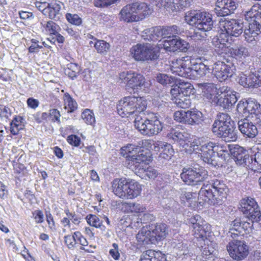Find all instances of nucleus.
<instances>
[{
  "label": "nucleus",
  "mask_w": 261,
  "mask_h": 261,
  "mask_svg": "<svg viewBox=\"0 0 261 261\" xmlns=\"http://www.w3.org/2000/svg\"><path fill=\"white\" fill-rule=\"evenodd\" d=\"M159 30L161 37L167 38L168 39H170L171 36L173 38L177 37V35L180 34L182 32V31L176 25L167 27L163 28L159 27Z\"/></svg>",
  "instance_id": "nucleus-36"
},
{
  "label": "nucleus",
  "mask_w": 261,
  "mask_h": 261,
  "mask_svg": "<svg viewBox=\"0 0 261 261\" xmlns=\"http://www.w3.org/2000/svg\"><path fill=\"white\" fill-rule=\"evenodd\" d=\"M173 102L178 107L182 109H187L191 106V99L190 96L174 94L172 95Z\"/></svg>",
  "instance_id": "nucleus-38"
},
{
  "label": "nucleus",
  "mask_w": 261,
  "mask_h": 261,
  "mask_svg": "<svg viewBox=\"0 0 261 261\" xmlns=\"http://www.w3.org/2000/svg\"><path fill=\"white\" fill-rule=\"evenodd\" d=\"M213 20L211 14L205 11L202 12V16L193 30L191 32V38L194 40H200L207 36L206 33L211 30L213 27Z\"/></svg>",
  "instance_id": "nucleus-11"
},
{
  "label": "nucleus",
  "mask_w": 261,
  "mask_h": 261,
  "mask_svg": "<svg viewBox=\"0 0 261 261\" xmlns=\"http://www.w3.org/2000/svg\"><path fill=\"white\" fill-rule=\"evenodd\" d=\"M251 87L257 88L261 86V68L254 72H250Z\"/></svg>",
  "instance_id": "nucleus-52"
},
{
  "label": "nucleus",
  "mask_w": 261,
  "mask_h": 261,
  "mask_svg": "<svg viewBox=\"0 0 261 261\" xmlns=\"http://www.w3.org/2000/svg\"><path fill=\"white\" fill-rule=\"evenodd\" d=\"M67 20L72 24L79 25L82 23V19L76 14L67 13L66 15Z\"/></svg>",
  "instance_id": "nucleus-61"
},
{
  "label": "nucleus",
  "mask_w": 261,
  "mask_h": 261,
  "mask_svg": "<svg viewBox=\"0 0 261 261\" xmlns=\"http://www.w3.org/2000/svg\"><path fill=\"white\" fill-rule=\"evenodd\" d=\"M204 221L199 215H195L189 219L190 228L193 229V234L196 239L204 241L210 231V226L204 224Z\"/></svg>",
  "instance_id": "nucleus-14"
},
{
  "label": "nucleus",
  "mask_w": 261,
  "mask_h": 261,
  "mask_svg": "<svg viewBox=\"0 0 261 261\" xmlns=\"http://www.w3.org/2000/svg\"><path fill=\"white\" fill-rule=\"evenodd\" d=\"M199 242L200 248H201L202 254L203 255H209L214 253L215 249L212 246V243L207 239V237L204 239V241H201L200 239H197Z\"/></svg>",
  "instance_id": "nucleus-45"
},
{
  "label": "nucleus",
  "mask_w": 261,
  "mask_h": 261,
  "mask_svg": "<svg viewBox=\"0 0 261 261\" xmlns=\"http://www.w3.org/2000/svg\"><path fill=\"white\" fill-rule=\"evenodd\" d=\"M82 118L84 122L89 125L95 123V118L92 111L90 109H85L82 113Z\"/></svg>",
  "instance_id": "nucleus-50"
},
{
  "label": "nucleus",
  "mask_w": 261,
  "mask_h": 261,
  "mask_svg": "<svg viewBox=\"0 0 261 261\" xmlns=\"http://www.w3.org/2000/svg\"><path fill=\"white\" fill-rule=\"evenodd\" d=\"M180 176L188 185H197L207 178L208 172L203 167L199 165H194L190 168H184Z\"/></svg>",
  "instance_id": "nucleus-10"
},
{
  "label": "nucleus",
  "mask_w": 261,
  "mask_h": 261,
  "mask_svg": "<svg viewBox=\"0 0 261 261\" xmlns=\"http://www.w3.org/2000/svg\"><path fill=\"white\" fill-rule=\"evenodd\" d=\"M242 232V222L239 219H236L232 222L228 232V236L233 239L241 234Z\"/></svg>",
  "instance_id": "nucleus-42"
},
{
  "label": "nucleus",
  "mask_w": 261,
  "mask_h": 261,
  "mask_svg": "<svg viewBox=\"0 0 261 261\" xmlns=\"http://www.w3.org/2000/svg\"><path fill=\"white\" fill-rule=\"evenodd\" d=\"M162 143L163 145L160 146V151L161 150L160 157L166 160L170 159L174 152L172 146L164 142H162Z\"/></svg>",
  "instance_id": "nucleus-44"
},
{
  "label": "nucleus",
  "mask_w": 261,
  "mask_h": 261,
  "mask_svg": "<svg viewBox=\"0 0 261 261\" xmlns=\"http://www.w3.org/2000/svg\"><path fill=\"white\" fill-rule=\"evenodd\" d=\"M238 128L241 133L248 138H254L257 134L256 126L246 116V118L238 121Z\"/></svg>",
  "instance_id": "nucleus-20"
},
{
  "label": "nucleus",
  "mask_w": 261,
  "mask_h": 261,
  "mask_svg": "<svg viewBox=\"0 0 261 261\" xmlns=\"http://www.w3.org/2000/svg\"><path fill=\"white\" fill-rule=\"evenodd\" d=\"M239 82L240 85L244 87H251V80L250 73L247 74L241 73L239 76Z\"/></svg>",
  "instance_id": "nucleus-58"
},
{
  "label": "nucleus",
  "mask_w": 261,
  "mask_h": 261,
  "mask_svg": "<svg viewBox=\"0 0 261 261\" xmlns=\"http://www.w3.org/2000/svg\"><path fill=\"white\" fill-rule=\"evenodd\" d=\"M140 146L135 144H128L127 146H124L121 148V154L123 155H130L129 154H133L137 152H140L141 148Z\"/></svg>",
  "instance_id": "nucleus-51"
},
{
  "label": "nucleus",
  "mask_w": 261,
  "mask_h": 261,
  "mask_svg": "<svg viewBox=\"0 0 261 261\" xmlns=\"http://www.w3.org/2000/svg\"><path fill=\"white\" fill-rule=\"evenodd\" d=\"M24 119L20 116H15L10 123L11 133L13 135H17L24 126Z\"/></svg>",
  "instance_id": "nucleus-40"
},
{
  "label": "nucleus",
  "mask_w": 261,
  "mask_h": 261,
  "mask_svg": "<svg viewBox=\"0 0 261 261\" xmlns=\"http://www.w3.org/2000/svg\"><path fill=\"white\" fill-rule=\"evenodd\" d=\"M237 101V98L236 94L231 90H228V92H226V97H225L224 100L221 102V107L224 109H228L234 104Z\"/></svg>",
  "instance_id": "nucleus-47"
},
{
  "label": "nucleus",
  "mask_w": 261,
  "mask_h": 261,
  "mask_svg": "<svg viewBox=\"0 0 261 261\" xmlns=\"http://www.w3.org/2000/svg\"><path fill=\"white\" fill-rule=\"evenodd\" d=\"M133 58L137 61H154L159 57V49L150 44H137L130 49Z\"/></svg>",
  "instance_id": "nucleus-9"
},
{
  "label": "nucleus",
  "mask_w": 261,
  "mask_h": 261,
  "mask_svg": "<svg viewBox=\"0 0 261 261\" xmlns=\"http://www.w3.org/2000/svg\"><path fill=\"white\" fill-rule=\"evenodd\" d=\"M253 149L257 151L253 156H251V164L255 167H261V144H258L253 147Z\"/></svg>",
  "instance_id": "nucleus-49"
},
{
  "label": "nucleus",
  "mask_w": 261,
  "mask_h": 261,
  "mask_svg": "<svg viewBox=\"0 0 261 261\" xmlns=\"http://www.w3.org/2000/svg\"><path fill=\"white\" fill-rule=\"evenodd\" d=\"M142 38L146 41H156L161 39L159 27L145 29L141 33Z\"/></svg>",
  "instance_id": "nucleus-32"
},
{
  "label": "nucleus",
  "mask_w": 261,
  "mask_h": 261,
  "mask_svg": "<svg viewBox=\"0 0 261 261\" xmlns=\"http://www.w3.org/2000/svg\"><path fill=\"white\" fill-rule=\"evenodd\" d=\"M237 7L233 0H217L214 12L218 16H225L233 13Z\"/></svg>",
  "instance_id": "nucleus-17"
},
{
  "label": "nucleus",
  "mask_w": 261,
  "mask_h": 261,
  "mask_svg": "<svg viewBox=\"0 0 261 261\" xmlns=\"http://www.w3.org/2000/svg\"><path fill=\"white\" fill-rule=\"evenodd\" d=\"M228 35L221 31L218 35L212 39V43L215 50L219 54H222L228 50Z\"/></svg>",
  "instance_id": "nucleus-22"
},
{
  "label": "nucleus",
  "mask_w": 261,
  "mask_h": 261,
  "mask_svg": "<svg viewBox=\"0 0 261 261\" xmlns=\"http://www.w3.org/2000/svg\"><path fill=\"white\" fill-rule=\"evenodd\" d=\"M175 80L174 77L169 76L164 73H159L156 76V81L162 85L172 84Z\"/></svg>",
  "instance_id": "nucleus-57"
},
{
  "label": "nucleus",
  "mask_w": 261,
  "mask_h": 261,
  "mask_svg": "<svg viewBox=\"0 0 261 261\" xmlns=\"http://www.w3.org/2000/svg\"><path fill=\"white\" fill-rule=\"evenodd\" d=\"M189 43L186 41L179 39L177 37L165 40L163 47L169 51L174 52L178 50L185 52L188 49Z\"/></svg>",
  "instance_id": "nucleus-21"
},
{
  "label": "nucleus",
  "mask_w": 261,
  "mask_h": 261,
  "mask_svg": "<svg viewBox=\"0 0 261 261\" xmlns=\"http://www.w3.org/2000/svg\"><path fill=\"white\" fill-rule=\"evenodd\" d=\"M63 4L60 2H52L42 10V13L52 19L58 20L62 16L60 12Z\"/></svg>",
  "instance_id": "nucleus-24"
},
{
  "label": "nucleus",
  "mask_w": 261,
  "mask_h": 261,
  "mask_svg": "<svg viewBox=\"0 0 261 261\" xmlns=\"http://www.w3.org/2000/svg\"><path fill=\"white\" fill-rule=\"evenodd\" d=\"M120 19L125 22H130L138 21L137 17L133 9L132 4L123 7L119 13Z\"/></svg>",
  "instance_id": "nucleus-28"
},
{
  "label": "nucleus",
  "mask_w": 261,
  "mask_h": 261,
  "mask_svg": "<svg viewBox=\"0 0 261 261\" xmlns=\"http://www.w3.org/2000/svg\"><path fill=\"white\" fill-rule=\"evenodd\" d=\"M228 188L223 181L216 179L209 184H203L199 192V197L211 205H221L227 196Z\"/></svg>",
  "instance_id": "nucleus-2"
},
{
  "label": "nucleus",
  "mask_w": 261,
  "mask_h": 261,
  "mask_svg": "<svg viewBox=\"0 0 261 261\" xmlns=\"http://www.w3.org/2000/svg\"><path fill=\"white\" fill-rule=\"evenodd\" d=\"M228 51L230 53L231 57L239 60L245 58L250 55L248 49L242 45L228 48Z\"/></svg>",
  "instance_id": "nucleus-33"
},
{
  "label": "nucleus",
  "mask_w": 261,
  "mask_h": 261,
  "mask_svg": "<svg viewBox=\"0 0 261 261\" xmlns=\"http://www.w3.org/2000/svg\"><path fill=\"white\" fill-rule=\"evenodd\" d=\"M244 215L252 222H258L261 220V212L257 204H256L255 207H252L250 212L244 214Z\"/></svg>",
  "instance_id": "nucleus-46"
},
{
  "label": "nucleus",
  "mask_w": 261,
  "mask_h": 261,
  "mask_svg": "<svg viewBox=\"0 0 261 261\" xmlns=\"http://www.w3.org/2000/svg\"><path fill=\"white\" fill-rule=\"evenodd\" d=\"M189 111L183 110L176 111L174 114V120L179 122L188 124Z\"/></svg>",
  "instance_id": "nucleus-55"
},
{
  "label": "nucleus",
  "mask_w": 261,
  "mask_h": 261,
  "mask_svg": "<svg viewBox=\"0 0 261 261\" xmlns=\"http://www.w3.org/2000/svg\"><path fill=\"white\" fill-rule=\"evenodd\" d=\"M147 101L143 97L126 96L119 101L117 108L118 113L122 117L135 115V118L143 114Z\"/></svg>",
  "instance_id": "nucleus-4"
},
{
  "label": "nucleus",
  "mask_w": 261,
  "mask_h": 261,
  "mask_svg": "<svg viewBox=\"0 0 261 261\" xmlns=\"http://www.w3.org/2000/svg\"><path fill=\"white\" fill-rule=\"evenodd\" d=\"M134 125L141 134L148 136L157 135L163 129V125L156 116L147 117L144 113L135 118Z\"/></svg>",
  "instance_id": "nucleus-7"
},
{
  "label": "nucleus",
  "mask_w": 261,
  "mask_h": 261,
  "mask_svg": "<svg viewBox=\"0 0 261 261\" xmlns=\"http://www.w3.org/2000/svg\"><path fill=\"white\" fill-rule=\"evenodd\" d=\"M94 47L98 53L106 54L109 50L110 45L103 40H98L95 43Z\"/></svg>",
  "instance_id": "nucleus-54"
},
{
  "label": "nucleus",
  "mask_w": 261,
  "mask_h": 261,
  "mask_svg": "<svg viewBox=\"0 0 261 261\" xmlns=\"http://www.w3.org/2000/svg\"><path fill=\"white\" fill-rule=\"evenodd\" d=\"M86 219L87 223L91 226L96 228H99L101 226L102 222L100 220L99 218L95 215L89 214L87 216Z\"/></svg>",
  "instance_id": "nucleus-56"
},
{
  "label": "nucleus",
  "mask_w": 261,
  "mask_h": 261,
  "mask_svg": "<svg viewBox=\"0 0 261 261\" xmlns=\"http://www.w3.org/2000/svg\"><path fill=\"white\" fill-rule=\"evenodd\" d=\"M140 261H166V258L160 251L148 250L141 255Z\"/></svg>",
  "instance_id": "nucleus-30"
},
{
  "label": "nucleus",
  "mask_w": 261,
  "mask_h": 261,
  "mask_svg": "<svg viewBox=\"0 0 261 261\" xmlns=\"http://www.w3.org/2000/svg\"><path fill=\"white\" fill-rule=\"evenodd\" d=\"M203 96L213 105L222 107L221 102L226 96V92L230 90L227 86H222L218 89L212 83L199 84Z\"/></svg>",
  "instance_id": "nucleus-8"
},
{
  "label": "nucleus",
  "mask_w": 261,
  "mask_h": 261,
  "mask_svg": "<svg viewBox=\"0 0 261 261\" xmlns=\"http://www.w3.org/2000/svg\"><path fill=\"white\" fill-rule=\"evenodd\" d=\"M151 231L147 228L143 227L136 236L138 242L141 245H148L154 243Z\"/></svg>",
  "instance_id": "nucleus-31"
},
{
  "label": "nucleus",
  "mask_w": 261,
  "mask_h": 261,
  "mask_svg": "<svg viewBox=\"0 0 261 261\" xmlns=\"http://www.w3.org/2000/svg\"><path fill=\"white\" fill-rule=\"evenodd\" d=\"M237 112L242 114L243 116L246 118L247 115V108H246V102L245 101L241 100L239 102L237 106Z\"/></svg>",
  "instance_id": "nucleus-63"
},
{
  "label": "nucleus",
  "mask_w": 261,
  "mask_h": 261,
  "mask_svg": "<svg viewBox=\"0 0 261 261\" xmlns=\"http://www.w3.org/2000/svg\"><path fill=\"white\" fill-rule=\"evenodd\" d=\"M190 145L189 153L195 151L196 153L200 154L201 158L204 162L213 166L216 165L214 160L216 153L219 155L221 151L227 152L226 147L213 142L198 144L197 141H194L190 143Z\"/></svg>",
  "instance_id": "nucleus-6"
},
{
  "label": "nucleus",
  "mask_w": 261,
  "mask_h": 261,
  "mask_svg": "<svg viewBox=\"0 0 261 261\" xmlns=\"http://www.w3.org/2000/svg\"><path fill=\"white\" fill-rule=\"evenodd\" d=\"M149 158V154H148L147 151L141 150L140 152H137L132 155H127L126 156L129 168L135 170L138 169V171H139V168H143V164L148 163Z\"/></svg>",
  "instance_id": "nucleus-16"
},
{
  "label": "nucleus",
  "mask_w": 261,
  "mask_h": 261,
  "mask_svg": "<svg viewBox=\"0 0 261 261\" xmlns=\"http://www.w3.org/2000/svg\"><path fill=\"white\" fill-rule=\"evenodd\" d=\"M138 144L140 146L141 150L145 149L147 150H152L156 152L160 151V146L163 145L162 141H154L150 139H145L139 141Z\"/></svg>",
  "instance_id": "nucleus-35"
},
{
  "label": "nucleus",
  "mask_w": 261,
  "mask_h": 261,
  "mask_svg": "<svg viewBox=\"0 0 261 261\" xmlns=\"http://www.w3.org/2000/svg\"><path fill=\"white\" fill-rule=\"evenodd\" d=\"M63 100L64 109L67 110L68 113H73L77 109V102L68 93H65L64 94Z\"/></svg>",
  "instance_id": "nucleus-37"
},
{
  "label": "nucleus",
  "mask_w": 261,
  "mask_h": 261,
  "mask_svg": "<svg viewBox=\"0 0 261 261\" xmlns=\"http://www.w3.org/2000/svg\"><path fill=\"white\" fill-rule=\"evenodd\" d=\"M203 120V114L199 111H189L188 124L189 125L198 124Z\"/></svg>",
  "instance_id": "nucleus-43"
},
{
  "label": "nucleus",
  "mask_w": 261,
  "mask_h": 261,
  "mask_svg": "<svg viewBox=\"0 0 261 261\" xmlns=\"http://www.w3.org/2000/svg\"><path fill=\"white\" fill-rule=\"evenodd\" d=\"M207 60L203 58L199 59V62L192 63L189 57L174 59L172 61L170 70L173 73L189 79H195L205 75L211 70L209 65L202 61Z\"/></svg>",
  "instance_id": "nucleus-1"
},
{
  "label": "nucleus",
  "mask_w": 261,
  "mask_h": 261,
  "mask_svg": "<svg viewBox=\"0 0 261 261\" xmlns=\"http://www.w3.org/2000/svg\"><path fill=\"white\" fill-rule=\"evenodd\" d=\"M123 206L128 213H142L146 211V207L143 205L135 202H124Z\"/></svg>",
  "instance_id": "nucleus-39"
},
{
  "label": "nucleus",
  "mask_w": 261,
  "mask_h": 261,
  "mask_svg": "<svg viewBox=\"0 0 261 261\" xmlns=\"http://www.w3.org/2000/svg\"><path fill=\"white\" fill-rule=\"evenodd\" d=\"M246 102L247 115L256 113L260 107V105L254 99H248Z\"/></svg>",
  "instance_id": "nucleus-53"
},
{
  "label": "nucleus",
  "mask_w": 261,
  "mask_h": 261,
  "mask_svg": "<svg viewBox=\"0 0 261 261\" xmlns=\"http://www.w3.org/2000/svg\"><path fill=\"white\" fill-rule=\"evenodd\" d=\"M192 86L189 82H179V85L176 86L171 90L172 95L180 94V95L190 96L192 92Z\"/></svg>",
  "instance_id": "nucleus-29"
},
{
  "label": "nucleus",
  "mask_w": 261,
  "mask_h": 261,
  "mask_svg": "<svg viewBox=\"0 0 261 261\" xmlns=\"http://www.w3.org/2000/svg\"><path fill=\"white\" fill-rule=\"evenodd\" d=\"M202 12L200 10H191L185 13V20L186 22L191 25H194L195 28L202 16Z\"/></svg>",
  "instance_id": "nucleus-34"
},
{
  "label": "nucleus",
  "mask_w": 261,
  "mask_h": 261,
  "mask_svg": "<svg viewBox=\"0 0 261 261\" xmlns=\"http://www.w3.org/2000/svg\"><path fill=\"white\" fill-rule=\"evenodd\" d=\"M138 172L142 174V178L146 180L154 179L158 175V172L153 168L149 167L147 168H139Z\"/></svg>",
  "instance_id": "nucleus-48"
},
{
  "label": "nucleus",
  "mask_w": 261,
  "mask_h": 261,
  "mask_svg": "<svg viewBox=\"0 0 261 261\" xmlns=\"http://www.w3.org/2000/svg\"><path fill=\"white\" fill-rule=\"evenodd\" d=\"M119 80L126 83L127 89H132L134 93L141 90L145 84V79L142 75L131 71L120 73Z\"/></svg>",
  "instance_id": "nucleus-13"
},
{
  "label": "nucleus",
  "mask_w": 261,
  "mask_h": 261,
  "mask_svg": "<svg viewBox=\"0 0 261 261\" xmlns=\"http://www.w3.org/2000/svg\"><path fill=\"white\" fill-rule=\"evenodd\" d=\"M75 238L76 239V243L79 242V243L82 246L80 249L81 250H85L88 252H93V251L92 250L85 249L84 247L88 245V243L86 239L84 238L80 232L79 231H76L75 232Z\"/></svg>",
  "instance_id": "nucleus-59"
},
{
  "label": "nucleus",
  "mask_w": 261,
  "mask_h": 261,
  "mask_svg": "<svg viewBox=\"0 0 261 261\" xmlns=\"http://www.w3.org/2000/svg\"><path fill=\"white\" fill-rule=\"evenodd\" d=\"M248 117H249L252 122H253V124H258L261 126V113L256 112L252 114H250L247 116Z\"/></svg>",
  "instance_id": "nucleus-64"
},
{
  "label": "nucleus",
  "mask_w": 261,
  "mask_h": 261,
  "mask_svg": "<svg viewBox=\"0 0 261 261\" xmlns=\"http://www.w3.org/2000/svg\"><path fill=\"white\" fill-rule=\"evenodd\" d=\"M261 34L260 25L259 23H250L249 28L244 32L245 40L249 43H253L259 38Z\"/></svg>",
  "instance_id": "nucleus-25"
},
{
  "label": "nucleus",
  "mask_w": 261,
  "mask_h": 261,
  "mask_svg": "<svg viewBox=\"0 0 261 261\" xmlns=\"http://www.w3.org/2000/svg\"><path fill=\"white\" fill-rule=\"evenodd\" d=\"M114 194L123 199H133L141 192V186L134 180L120 178L114 179L112 184Z\"/></svg>",
  "instance_id": "nucleus-5"
},
{
  "label": "nucleus",
  "mask_w": 261,
  "mask_h": 261,
  "mask_svg": "<svg viewBox=\"0 0 261 261\" xmlns=\"http://www.w3.org/2000/svg\"><path fill=\"white\" fill-rule=\"evenodd\" d=\"M167 137L169 141L179 143L180 145L182 146L183 148H185V150L188 152L190 147V143H191L189 141L190 138L189 134L172 129L170 132L167 134Z\"/></svg>",
  "instance_id": "nucleus-19"
},
{
  "label": "nucleus",
  "mask_w": 261,
  "mask_h": 261,
  "mask_svg": "<svg viewBox=\"0 0 261 261\" xmlns=\"http://www.w3.org/2000/svg\"><path fill=\"white\" fill-rule=\"evenodd\" d=\"M219 27L221 31L230 36L238 37L243 32V23L240 20L232 19L230 20H223L219 21Z\"/></svg>",
  "instance_id": "nucleus-15"
},
{
  "label": "nucleus",
  "mask_w": 261,
  "mask_h": 261,
  "mask_svg": "<svg viewBox=\"0 0 261 261\" xmlns=\"http://www.w3.org/2000/svg\"><path fill=\"white\" fill-rule=\"evenodd\" d=\"M46 31L51 34L56 35L59 27L53 21H47L45 26Z\"/></svg>",
  "instance_id": "nucleus-60"
},
{
  "label": "nucleus",
  "mask_w": 261,
  "mask_h": 261,
  "mask_svg": "<svg viewBox=\"0 0 261 261\" xmlns=\"http://www.w3.org/2000/svg\"><path fill=\"white\" fill-rule=\"evenodd\" d=\"M245 19L249 23H259L261 19V8L258 6H253L250 10L247 11L245 14Z\"/></svg>",
  "instance_id": "nucleus-27"
},
{
  "label": "nucleus",
  "mask_w": 261,
  "mask_h": 261,
  "mask_svg": "<svg viewBox=\"0 0 261 261\" xmlns=\"http://www.w3.org/2000/svg\"><path fill=\"white\" fill-rule=\"evenodd\" d=\"M230 257L237 261L244 259L249 254V247L244 241L233 239L226 245Z\"/></svg>",
  "instance_id": "nucleus-12"
},
{
  "label": "nucleus",
  "mask_w": 261,
  "mask_h": 261,
  "mask_svg": "<svg viewBox=\"0 0 261 261\" xmlns=\"http://www.w3.org/2000/svg\"><path fill=\"white\" fill-rule=\"evenodd\" d=\"M131 4L138 21L142 20L149 16L153 11L152 9L144 2H137Z\"/></svg>",
  "instance_id": "nucleus-23"
},
{
  "label": "nucleus",
  "mask_w": 261,
  "mask_h": 261,
  "mask_svg": "<svg viewBox=\"0 0 261 261\" xmlns=\"http://www.w3.org/2000/svg\"><path fill=\"white\" fill-rule=\"evenodd\" d=\"M150 230L153 240L160 241L165 239L168 233L167 225L164 223L152 224Z\"/></svg>",
  "instance_id": "nucleus-26"
},
{
  "label": "nucleus",
  "mask_w": 261,
  "mask_h": 261,
  "mask_svg": "<svg viewBox=\"0 0 261 261\" xmlns=\"http://www.w3.org/2000/svg\"><path fill=\"white\" fill-rule=\"evenodd\" d=\"M257 202L252 198H244L241 200L239 209L244 214L250 212L254 206H256Z\"/></svg>",
  "instance_id": "nucleus-41"
},
{
  "label": "nucleus",
  "mask_w": 261,
  "mask_h": 261,
  "mask_svg": "<svg viewBox=\"0 0 261 261\" xmlns=\"http://www.w3.org/2000/svg\"><path fill=\"white\" fill-rule=\"evenodd\" d=\"M65 242L68 248L71 249L75 247L76 244V239L75 236V232L72 236H66L64 237Z\"/></svg>",
  "instance_id": "nucleus-62"
},
{
  "label": "nucleus",
  "mask_w": 261,
  "mask_h": 261,
  "mask_svg": "<svg viewBox=\"0 0 261 261\" xmlns=\"http://www.w3.org/2000/svg\"><path fill=\"white\" fill-rule=\"evenodd\" d=\"M212 130L218 137L226 142L237 140L238 136L236 130L234 122L226 113H219L214 121Z\"/></svg>",
  "instance_id": "nucleus-3"
},
{
  "label": "nucleus",
  "mask_w": 261,
  "mask_h": 261,
  "mask_svg": "<svg viewBox=\"0 0 261 261\" xmlns=\"http://www.w3.org/2000/svg\"><path fill=\"white\" fill-rule=\"evenodd\" d=\"M212 70V73L220 81L225 80L232 75V69L230 66L220 61L213 65Z\"/></svg>",
  "instance_id": "nucleus-18"
}]
</instances>
